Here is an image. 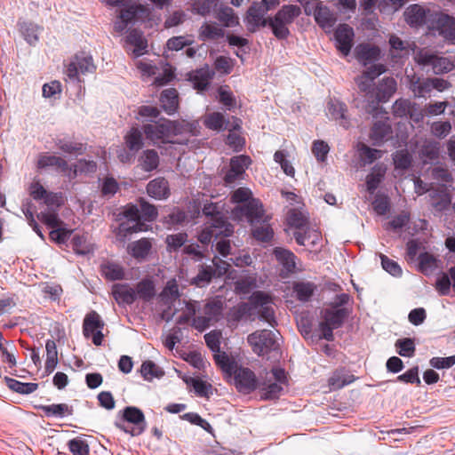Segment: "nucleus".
I'll list each match as a JSON object with an SVG mask.
<instances>
[{
  "mask_svg": "<svg viewBox=\"0 0 455 455\" xmlns=\"http://www.w3.org/2000/svg\"><path fill=\"white\" fill-rule=\"evenodd\" d=\"M301 14V8L296 4H283L274 16L268 17V28L277 40H286L291 31L289 25Z\"/></svg>",
  "mask_w": 455,
  "mask_h": 455,
  "instance_id": "nucleus-1",
  "label": "nucleus"
},
{
  "mask_svg": "<svg viewBox=\"0 0 455 455\" xmlns=\"http://www.w3.org/2000/svg\"><path fill=\"white\" fill-rule=\"evenodd\" d=\"M301 14V8L296 4H283L274 16L268 17V28L277 40H286L291 31L289 25Z\"/></svg>",
  "mask_w": 455,
  "mask_h": 455,
  "instance_id": "nucleus-2",
  "label": "nucleus"
},
{
  "mask_svg": "<svg viewBox=\"0 0 455 455\" xmlns=\"http://www.w3.org/2000/svg\"><path fill=\"white\" fill-rule=\"evenodd\" d=\"M119 419L114 422L116 428L131 436L142 435L148 427L144 412L136 406L129 405L118 411Z\"/></svg>",
  "mask_w": 455,
  "mask_h": 455,
  "instance_id": "nucleus-3",
  "label": "nucleus"
},
{
  "mask_svg": "<svg viewBox=\"0 0 455 455\" xmlns=\"http://www.w3.org/2000/svg\"><path fill=\"white\" fill-rule=\"evenodd\" d=\"M140 213L139 204H130L124 207L122 214L126 221L121 222L114 231L120 243H124L127 237L133 233L146 230V225L140 220Z\"/></svg>",
  "mask_w": 455,
  "mask_h": 455,
  "instance_id": "nucleus-4",
  "label": "nucleus"
},
{
  "mask_svg": "<svg viewBox=\"0 0 455 455\" xmlns=\"http://www.w3.org/2000/svg\"><path fill=\"white\" fill-rule=\"evenodd\" d=\"M249 301L253 309H258V318L275 328L277 325L275 309L272 307L273 298L263 291H253L249 297Z\"/></svg>",
  "mask_w": 455,
  "mask_h": 455,
  "instance_id": "nucleus-5",
  "label": "nucleus"
},
{
  "mask_svg": "<svg viewBox=\"0 0 455 455\" xmlns=\"http://www.w3.org/2000/svg\"><path fill=\"white\" fill-rule=\"evenodd\" d=\"M247 342L253 353L259 356L267 355L278 348V343L274 332L267 329L259 330L249 334L247 336Z\"/></svg>",
  "mask_w": 455,
  "mask_h": 455,
  "instance_id": "nucleus-6",
  "label": "nucleus"
},
{
  "mask_svg": "<svg viewBox=\"0 0 455 455\" xmlns=\"http://www.w3.org/2000/svg\"><path fill=\"white\" fill-rule=\"evenodd\" d=\"M396 81L393 77H384L374 88L373 98L367 105V111L371 113L379 109V103L387 102L396 91Z\"/></svg>",
  "mask_w": 455,
  "mask_h": 455,
  "instance_id": "nucleus-7",
  "label": "nucleus"
},
{
  "mask_svg": "<svg viewBox=\"0 0 455 455\" xmlns=\"http://www.w3.org/2000/svg\"><path fill=\"white\" fill-rule=\"evenodd\" d=\"M417 60L421 66H430L433 73L435 75L446 74L454 68L452 61L449 58L439 56L428 51H420L418 54Z\"/></svg>",
  "mask_w": 455,
  "mask_h": 455,
  "instance_id": "nucleus-8",
  "label": "nucleus"
},
{
  "mask_svg": "<svg viewBox=\"0 0 455 455\" xmlns=\"http://www.w3.org/2000/svg\"><path fill=\"white\" fill-rule=\"evenodd\" d=\"M95 70L96 66L93 63L92 57L82 52L75 55L74 60L67 68L66 75L69 79L79 82V74L93 73Z\"/></svg>",
  "mask_w": 455,
  "mask_h": 455,
  "instance_id": "nucleus-9",
  "label": "nucleus"
},
{
  "mask_svg": "<svg viewBox=\"0 0 455 455\" xmlns=\"http://www.w3.org/2000/svg\"><path fill=\"white\" fill-rule=\"evenodd\" d=\"M235 211H238L241 215L244 216L251 226L257 223L268 221V217H264L265 211L263 204L259 199H251L244 204L237 206Z\"/></svg>",
  "mask_w": 455,
  "mask_h": 455,
  "instance_id": "nucleus-10",
  "label": "nucleus"
},
{
  "mask_svg": "<svg viewBox=\"0 0 455 455\" xmlns=\"http://www.w3.org/2000/svg\"><path fill=\"white\" fill-rule=\"evenodd\" d=\"M433 28L445 41L455 43V17L444 12L438 13L433 22Z\"/></svg>",
  "mask_w": 455,
  "mask_h": 455,
  "instance_id": "nucleus-11",
  "label": "nucleus"
},
{
  "mask_svg": "<svg viewBox=\"0 0 455 455\" xmlns=\"http://www.w3.org/2000/svg\"><path fill=\"white\" fill-rule=\"evenodd\" d=\"M150 124H145L142 125V132H144L146 138L152 141L153 143L156 142H168L169 139V132L167 124H166V118H160L157 121L150 120Z\"/></svg>",
  "mask_w": 455,
  "mask_h": 455,
  "instance_id": "nucleus-12",
  "label": "nucleus"
},
{
  "mask_svg": "<svg viewBox=\"0 0 455 455\" xmlns=\"http://www.w3.org/2000/svg\"><path fill=\"white\" fill-rule=\"evenodd\" d=\"M355 33L352 27L348 24H339L334 31L336 48L343 55L347 56L354 44Z\"/></svg>",
  "mask_w": 455,
  "mask_h": 455,
  "instance_id": "nucleus-13",
  "label": "nucleus"
},
{
  "mask_svg": "<svg viewBox=\"0 0 455 455\" xmlns=\"http://www.w3.org/2000/svg\"><path fill=\"white\" fill-rule=\"evenodd\" d=\"M225 273L226 268L218 271L212 265L200 264L198 266V273L191 279L190 284L198 288H204L208 286L214 278L220 277Z\"/></svg>",
  "mask_w": 455,
  "mask_h": 455,
  "instance_id": "nucleus-14",
  "label": "nucleus"
},
{
  "mask_svg": "<svg viewBox=\"0 0 455 455\" xmlns=\"http://www.w3.org/2000/svg\"><path fill=\"white\" fill-rule=\"evenodd\" d=\"M251 163V160L248 156L240 155L233 156L230 159L229 170L226 172L224 177L225 182L231 184L241 178Z\"/></svg>",
  "mask_w": 455,
  "mask_h": 455,
  "instance_id": "nucleus-15",
  "label": "nucleus"
},
{
  "mask_svg": "<svg viewBox=\"0 0 455 455\" xmlns=\"http://www.w3.org/2000/svg\"><path fill=\"white\" fill-rule=\"evenodd\" d=\"M236 387L243 393H251L258 388L255 373L249 368L240 367L235 374Z\"/></svg>",
  "mask_w": 455,
  "mask_h": 455,
  "instance_id": "nucleus-16",
  "label": "nucleus"
},
{
  "mask_svg": "<svg viewBox=\"0 0 455 455\" xmlns=\"http://www.w3.org/2000/svg\"><path fill=\"white\" fill-rule=\"evenodd\" d=\"M428 10L423 6L413 4L409 5L404 12V20L411 28H420L426 24Z\"/></svg>",
  "mask_w": 455,
  "mask_h": 455,
  "instance_id": "nucleus-17",
  "label": "nucleus"
},
{
  "mask_svg": "<svg viewBox=\"0 0 455 455\" xmlns=\"http://www.w3.org/2000/svg\"><path fill=\"white\" fill-rule=\"evenodd\" d=\"M275 259L283 266L285 275L281 274L282 277H286L296 270V255L290 250L282 247H275L273 251Z\"/></svg>",
  "mask_w": 455,
  "mask_h": 455,
  "instance_id": "nucleus-18",
  "label": "nucleus"
},
{
  "mask_svg": "<svg viewBox=\"0 0 455 455\" xmlns=\"http://www.w3.org/2000/svg\"><path fill=\"white\" fill-rule=\"evenodd\" d=\"M111 292L119 306L132 305L137 299L135 289L127 283L113 284Z\"/></svg>",
  "mask_w": 455,
  "mask_h": 455,
  "instance_id": "nucleus-19",
  "label": "nucleus"
},
{
  "mask_svg": "<svg viewBox=\"0 0 455 455\" xmlns=\"http://www.w3.org/2000/svg\"><path fill=\"white\" fill-rule=\"evenodd\" d=\"M393 130L387 121H376L370 131V139L372 145L380 147L392 136Z\"/></svg>",
  "mask_w": 455,
  "mask_h": 455,
  "instance_id": "nucleus-20",
  "label": "nucleus"
},
{
  "mask_svg": "<svg viewBox=\"0 0 455 455\" xmlns=\"http://www.w3.org/2000/svg\"><path fill=\"white\" fill-rule=\"evenodd\" d=\"M351 313L350 308H332L331 307L324 308L321 312V315L323 321L327 323L328 324L332 325V327L339 329L342 327L346 319L349 316Z\"/></svg>",
  "mask_w": 455,
  "mask_h": 455,
  "instance_id": "nucleus-21",
  "label": "nucleus"
},
{
  "mask_svg": "<svg viewBox=\"0 0 455 455\" xmlns=\"http://www.w3.org/2000/svg\"><path fill=\"white\" fill-rule=\"evenodd\" d=\"M355 379L347 368L339 367L329 378L328 386L331 390H339L353 383Z\"/></svg>",
  "mask_w": 455,
  "mask_h": 455,
  "instance_id": "nucleus-22",
  "label": "nucleus"
},
{
  "mask_svg": "<svg viewBox=\"0 0 455 455\" xmlns=\"http://www.w3.org/2000/svg\"><path fill=\"white\" fill-rule=\"evenodd\" d=\"M148 195L156 200L166 199L170 196L168 180L164 177H158L150 180L147 185Z\"/></svg>",
  "mask_w": 455,
  "mask_h": 455,
  "instance_id": "nucleus-23",
  "label": "nucleus"
},
{
  "mask_svg": "<svg viewBox=\"0 0 455 455\" xmlns=\"http://www.w3.org/2000/svg\"><path fill=\"white\" fill-rule=\"evenodd\" d=\"M355 56L363 66H367L379 60L380 49L377 45L360 44L355 48Z\"/></svg>",
  "mask_w": 455,
  "mask_h": 455,
  "instance_id": "nucleus-24",
  "label": "nucleus"
},
{
  "mask_svg": "<svg viewBox=\"0 0 455 455\" xmlns=\"http://www.w3.org/2000/svg\"><path fill=\"white\" fill-rule=\"evenodd\" d=\"M159 101L162 109L167 115H174L179 109V93L177 90L174 88H169L162 91Z\"/></svg>",
  "mask_w": 455,
  "mask_h": 455,
  "instance_id": "nucleus-25",
  "label": "nucleus"
},
{
  "mask_svg": "<svg viewBox=\"0 0 455 455\" xmlns=\"http://www.w3.org/2000/svg\"><path fill=\"white\" fill-rule=\"evenodd\" d=\"M214 76V72L210 70V68L206 66L205 68H201L194 71L189 76V80L193 83L195 89L198 92H205L211 84V80Z\"/></svg>",
  "mask_w": 455,
  "mask_h": 455,
  "instance_id": "nucleus-26",
  "label": "nucleus"
},
{
  "mask_svg": "<svg viewBox=\"0 0 455 455\" xmlns=\"http://www.w3.org/2000/svg\"><path fill=\"white\" fill-rule=\"evenodd\" d=\"M267 12L262 4L253 3L247 11L248 22L255 28L268 27V17L265 18Z\"/></svg>",
  "mask_w": 455,
  "mask_h": 455,
  "instance_id": "nucleus-27",
  "label": "nucleus"
},
{
  "mask_svg": "<svg viewBox=\"0 0 455 455\" xmlns=\"http://www.w3.org/2000/svg\"><path fill=\"white\" fill-rule=\"evenodd\" d=\"M328 111L333 119L339 121L341 126L346 129L349 127L350 124L347 116V107L344 102L331 99L328 102Z\"/></svg>",
  "mask_w": 455,
  "mask_h": 455,
  "instance_id": "nucleus-28",
  "label": "nucleus"
},
{
  "mask_svg": "<svg viewBox=\"0 0 455 455\" xmlns=\"http://www.w3.org/2000/svg\"><path fill=\"white\" fill-rule=\"evenodd\" d=\"M387 172L384 164H377L371 172L366 176V189L369 194H374L379 184L382 182Z\"/></svg>",
  "mask_w": 455,
  "mask_h": 455,
  "instance_id": "nucleus-29",
  "label": "nucleus"
},
{
  "mask_svg": "<svg viewBox=\"0 0 455 455\" xmlns=\"http://www.w3.org/2000/svg\"><path fill=\"white\" fill-rule=\"evenodd\" d=\"M152 249V243L148 238H141L132 242L127 246V252L136 259H145Z\"/></svg>",
  "mask_w": 455,
  "mask_h": 455,
  "instance_id": "nucleus-30",
  "label": "nucleus"
},
{
  "mask_svg": "<svg viewBox=\"0 0 455 455\" xmlns=\"http://www.w3.org/2000/svg\"><path fill=\"white\" fill-rule=\"evenodd\" d=\"M143 134L142 129L132 127L124 137L125 148L137 154L145 146Z\"/></svg>",
  "mask_w": 455,
  "mask_h": 455,
  "instance_id": "nucleus-31",
  "label": "nucleus"
},
{
  "mask_svg": "<svg viewBox=\"0 0 455 455\" xmlns=\"http://www.w3.org/2000/svg\"><path fill=\"white\" fill-rule=\"evenodd\" d=\"M314 18L317 25L323 29L333 28L337 21L331 10L320 4L315 9Z\"/></svg>",
  "mask_w": 455,
  "mask_h": 455,
  "instance_id": "nucleus-32",
  "label": "nucleus"
},
{
  "mask_svg": "<svg viewBox=\"0 0 455 455\" xmlns=\"http://www.w3.org/2000/svg\"><path fill=\"white\" fill-rule=\"evenodd\" d=\"M409 89L416 98H426L432 92L429 77L421 78L416 75L409 78Z\"/></svg>",
  "mask_w": 455,
  "mask_h": 455,
  "instance_id": "nucleus-33",
  "label": "nucleus"
},
{
  "mask_svg": "<svg viewBox=\"0 0 455 455\" xmlns=\"http://www.w3.org/2000/svg\"><path fill=\"white\" fill-rule=\"evenodd\" d=\"M359 162L361 166H366L373 164L383 156L384 152L380 149L372 148L364 143L357 145Z\"/></svg>",
  "mask_w": 455,
  "mask_h": 455,
  "instance_id": "nucleus-34",
  "label": "nucleus"
},
{
  "mask_svg": "<svg viewBox=\"0 0 455 455\" xmlns=\"http://www.w3.org/2000/svg\"><path fill=\"white\" fill-rule=\"evenodd\" d=\"M44 412L47 418L62 419L73 414V408L67 403H52L49 405H39L36 407Z\"/></svg>",
  "mask_w": 455,
  "mask_h": 455,
  "instance_id": "nucleus-35",
  "label": "nucleus"
},
{
  "mask_svg": "<svg viewBox=\"0 0 455 455\" xmlns=\"http://www.w3.org/2000/svg\"><path fill=\"white\" fill-rule=\"evenodd\" d=\"M137 299L144 302H150L156 294V285L152 279L143 278L135 286Z\"/></svg>",
  "mask_w": 455,
  "mask_h": 455,
  "instance_id": "nucleus-36",
  "label": "nucleus"
},
{
  "mask_svg": "<svg viewBox=\"0 0 455 455\" xmlns=\"http://www.w3.org/2000/svg\"><path fill=\"white\" fill-rule=\"evenodd\" d=\"M292 290L299 301L308 302L316 290V285L309 281H299L293 283Z\"/></svg>",
  "mask_w": 455,
  "mask_h": 455,
  "instance_id": "nucleus-37",
  "label": "nucleus"
},
{
  "mask_svg": "<svg viewBox=\"0 0 455 455\" xmlns=\"http://www.w3.org/2000/svg\"><path fill=\"white\" fill-rule=\"evenodd\" d=\"M104 325L103 320L96 311L92 310L89 312L84 316L83 322V334L84 338H90L92 332L103 329Z\"/></svg>",
  "mask_w": 455,
  "mask_h": 455,
  "instance_id": "nucleus-38",
  "label": "nucleus"
},
{
  "mask_svg": "<svg viewBox=\"0 0 455 455\" xmlns=\"http://www.w3.org/2000/svg\"><path fill=\"white\" fill-rule=\"evenodd\" d=\"M139 165L146 172L156 171L160 164L158 153L155 149H146L138 157Z\"/></svg>",
  "mask_w": 455,
  "mask_h": 455,
  "instance_id": "nucleus-39",
  "label": "nucleus"
},
{
  "mask_svg": "<svg viewBox=\"0 0 455 455\" xmlns=\"http://www.w3.org/2000/svg\"><path fill=\"white\" fill-rule=\"evenodd\" d=\"M101 275L108 281H120L124 279V267L115 262L108 261L100 266Z\"/></svg>",
  "mask_w": 455,
  "mask_h": 455,
  "instance_id": "nucleus-40",
  "label": "nucleus"
},
{
  "mask_svg": "<svg viewBox=\"0 0 455 455\" xmlns=\"http://www.w3.org/2000/svg\"><path fill=\"white\" fill-rule=\"evenodd\" d=\"M19 30L24 40L30 45L38 42V26L29 21H19Z\"/></svg>",
  "mask_w": 455,
  "mask_h": 455,
  "instance_id": "nucleus-41",
  "label": "nucleus"
},
{
  "mask_svg": "<svg viewBox=\"0 0 455 455\" xmlns=\"http://www.w3.org/2000/svg\"><path fill=\"white\" fill-rule=\"evenodd\" d=\"M6 386L12 390L20 395H29L38 388L37 383L21 382L12 378H5Z\"/></svg>",
  "mask_w": 455,
  "mask_h": 455,
  "instance_id": "nucleus-42",
  "label": "nucleus"
},
{
  "mask_svg": "<svg viewBox=\"0 0 455 455\" xmlns=\"http://www.w3.org/2000/svg\"><path fill=\"white\" fill-rule=\"evenodd\" d=\"M228 123L229 122L225 119L224 115L220 112L208 114L204 121L206 128L217 132L226 129Z\"/></svg>",
  "mask_w": 455,
  "mask_h": 455,
  "instance_id": "nucleus-43",
  "label": "nucleus"
},
{
  "mask_svg": "<svg viewBox=\"0 0 455 455\" xmlns=\"http://www.w3.org/2000/svg\"><path fill=\"white\" fill-rule=\"evenodd\" d=\"M138 204L140 205V211H141L140 220L143 223L153 222L156 220L158 211L154 204H150L143 197H140L138 199Z\"/></svg>",
  "mask_w": 455,
  "mask_h": 455,
  "instance_id": "nucleus-44",
  "label": "nucleus"
},
{
  "mask_svg": "<svg viewBox=\"0 0 455 455\" xmlns=\"http://www.w3.org/2000/svg\"><path fill=\"white\" fill-rule=\"evenodd\" d=\"M34 209H35V205L29 200H27L26 202H24L22 204L21 210H22V212L24 213V215H25V217L27 219V221H28V225L32 228V229L37 234V235L42 240H44V234L42 232L41 227L36 222V219L34 217V213H33V210Z\"/></svg>",
  "mask_w": 455,
  "mask_h": 455,
  "instance_id": "nucleus-45",
  "label": "nucleus"
},
{
  "mask_svg": "<svg viewBox=\"0 0 455 455\" xmlns=\"http://www.w3.org/2000/svg\"><path fill=\"white\" fill-rule=\"evenodd\" d=\"M252 307L251 303L240 302L237 306L232 307L228 312V320L233 323H239L243 318L250 316Z\"/></svg>",
  "mask_w": 455,
  "mask_h": 455,
  "instance_id": "nucleus-46",
  "label": "nucleus"
},
{
  "mask_svg": "<svg viewBox=\"0 0 455 455\" xmlns=\"http://www.w3.org/2000/svg\"><path fill=\"white\" fill-rule=\"evenodd\" d=\"M68 451L72 455H90V446L86 439L77 436L67 443Z\"/></svg>",
  "mask_w": 455,
  "mask_h": 455,
  "instance_id": "nucleus-47",
  "label": "nucleus"
},
{
  "mask_svg": "<svg viewBox=\"0 0 455 455\" xmlns=\"http://www.w3.org/2000/svg\"><path fill=\"white\" fill-rule=\"evenodd\" d=\"M187 385L192 386L196 394L201 397H209L210 394H212V385L208 382L201 379H196L192 377H186L183 379Z\"/></svg>",
  "mask_w": 455,
  "mask_h": 455,
  "instance_id": "nucleus-48",
  "label": "nucleus"
},
{
  "mask_svg": "<svg viewBox=\"0 0 455 455\" xmlns=\"http://www.w3.org/2000/svg\"><path fill=\"white\" fill-rule=\"evenodd\" d=\"M166 124L168 130H170L168 132L169 138L172 136L191 133L193 130V124L185 121H172L166 119Z\"/></svg>",
  "mask_w": 455,
  "mask_h": 455,
  "instance_id": "nucleus-49",
  "label": "nucleus"
},
{
  "mask_svg": "<svg viewBox=\"0 0 455 455\" xmlns=\"http://www.w3.org/2000/svg\"><path fill=\"white\" fill-rule=\"evenodd\" d=\"M140 373L146 380H152L154 378L159 379L164 374V371L150 360L142 363Z\"/></svg>",
  "mask_w": 455,
  "mask_h": 455,
  "instance_id": "nucleus-50",
  "label": "nucleus"
},
{
  "mask_svg": "<svg viewBox=\"0 0 455 455\" xmlns=\"http://www.w3.org/2000/svg\"><path fill=\"white\" fill-rule=\"evenodd\" d=\"M251 235L254 239L261 243H269L274 237V230L269 224L264 223L262 226H255L251 229Z\"/></svg>",
  "mask_w": 455,
  "mask_h": 455,
  "instance_id": "nucleus-51",
  "label": "nucleus"
},
{
  "mask_svg": "<svg viewBox=\"0 0 455 455\" xmlns=\"http://www.w3.org/2000/svg\"><path fill=\"white\" fill-rule=\"evenodd\" d=\"M228 86H220L218 89V100L224 105L228 111H235L236 108V100L233 92L227 89Z\"/></svg>",
  "mask_w": 455,
  "mask_h": 455,
  "instance_id": "nucleus-52",
  "label": "nucleus"
},
{
  "mask_svg": "<svg viewBox=\"0 0 455 455\" xmlns=\"http://www.w3.org/2000/svg\"><path fill=\"white\" fill-rule=\"evenodd\" d=\"M396 352L403 357H412L414 355L416 347L414 340L411 338L399 339L395 341Z\"/></svg>",
  "mask_w": 455,
  "mask_h": 455,
  "instance_id": "nucleus-53",
  "label": "nucleus"
},
{
  "mask_svg": "<svg viewBox=\"0 0 455 455\" xmlns=\"http://www.w3.org/2000/svg\"><path fill=\"white\" fill-rule=\"evenodd\" d=\"M393 161L395 169L406 171L411 165L412 157L406 149H402L393 154Z\"/></svg>",
  "mask_w": 455,
  "mask_h": 455,
  "instance_id": "nucleus-54",
  "label": "nucleus"
},
{
  "mask_svg": "<svg viewBox=\"0 0 455 455\" xmlns=\"http://www.w3.org/2000/svg\"><path fill=\"white\" fill-rule=\"evenodd\" d=\"M223 303L220 299L208 301L204 307V315L211 321H218L222 315Z\"/></svg>",
  "mask_w": 455,
  "mask_h": 455,
  "instance_id": "nucleus-55",
  "label": "nucleus"
},
{
  "mask_svg": "<svg viewBox=\"0 0 455 455\" xmlns=\"http://www.w3.org/2000/svg\"><path fill=\"white\" fill-rule=\"evenodd\" d=\"M56 146L62 152L70 155H83L85 151V148L82 143L72 142L61 139L56 141Z\"/></svg>",
  "mask_w": 455,
  "mask_h": 455,
  "instance_id": "nucleus-56",
  "label": "nucleus"
},
{
  "mask_svg": "<svg viewBox=\"0 0 455 455\" xmlns=\"http://www.w3.org/2000/svg\"><path fill=\"white\" fill-rule=\"evenodd\" d=\"M225 32L217 24H204L201 27L200 36L204 40H215L223 37Z\"/></svg>",
  "mask_w": 455,
  "mask_h": 455,
  "instance_id": "nucleus-57",
  "label": "nucleus"
},
{
  "mask_svg": "<svg viewBox=\"0 0 455 455\" xmlns=\"http://www.w3.org/2000/svg\"><path fill=\"white\" fill-rule=\"evenodd\" d=\"M183 420L188 421L192 425L198 426L205 430L207 433L213 435L214 429L211 424L204 419H203L196 412H188L180 416Z\"/></svg>",
  "mask_w": 455,
  "mask_h": 455,
  "instance_id": "nucleus-58",
  "label": "nucleus"
},
{
  "mask_svg": "<svg viewBox=\"0 0 455 455\" xmlns=\"http://www.w3.org/2000/svg\"><path fill=\"white\" fill-rule=\"evenodd\" d=\"M183 420L188 421L192 425L198 426L205 430L207 433L213 435L214 429L211 424L204 419H203L196 412H188L180 416Z\"/></svg>",
  "mask_w": 455,
  "mask_h": 455,
  "instance_id": "nucleus-59",
  "label": "nucleus"
},
{
  "mask_svg": "<svg viewBox=\"0 0 455 455\" xmlns=\"http://www.w3.org/2000/svg\"><path fill=\"white\" fill-rule=\"evenodd\" d=\"M183 420L188 421L192 425L198 426L205 430L207 433L213 435L214 429L211 424L204 419H203L196 412H188L180 416Z\"/></svg>",
  "mask_w": 455,
  "mask_h": 455,
  "instance_id": "nucleus-60",
  "label": "nucleus"
},
{
  "mask_svg": "<svg viewBox=\"0 0 455 455\" xmlns=\"http://www.w3.org/2000/svg\"><path fill=\"white\" fill-rule=\"evenodd\" d=\"M235 291L237 294H248L256 287V278L246 275L237 279L235 283Z\"/></svg>",
  "mask_w": 455,
  "mask_h": 455,
  "instance_id": "nucleus-61",
  "label": "nucleus"
},
{
  "mask_svg": "<svg viewBox=\"0 0 455 455\" xmlns=\"http://www.w3.org/2000/svg\"><path fill=\"white\" fill-rule=\"evenodd\" d=\"M453 287V281L450 274V270L448 273H443L440 276L436 278L435 281V289L439 295L447 296L451 292V287Z\"/></svg>",
  "mask_w": 455,
  "mask_h": 455,
  "instance_id": "nucleus-62",
  "label": "nucleus"
},
{
  "mask_svg": "<svg viewBox=\"0 0 455 455\" xmlns=\"http://www.w3.org/2000/svg\"><path fill=\"white\" fill-rule=\"evenodd\" d=\"M374 212L380 216L387 214L390 210V201L387 196L377 193L371 203Z\"/></svg>",
  "mask_w": 455,
  "mask_h": 455,
  "instance_id": "nucleus-63",
  "label": "nucleus"
},
{
  "mask_svg": "<svg viewBox=\"0 0 455 455\" xmlns=\"http://www.w3.org/2000/svg\"><path fill=\"white\" fill-rule=\"evenodd\" d=\"M355 84L359 89V91L363 93H364L366 100L368 101V104L371 101V99L373 98L374 94V88L373 86V81L369 79L368 77H365L363 75L358 76L355 79Z\"/></svg>",
  "mask_w": 455,
  "mask_h": 455,
  "instance_id": "nucleus-64",
  "label": "nucleus"
}]
</instances>
